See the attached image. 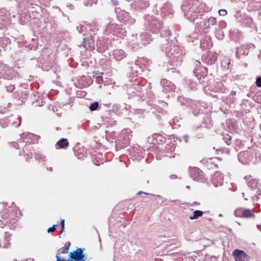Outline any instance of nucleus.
Returning a JSON list of instances; mask_svg holds the SVG:
<instances>
[{"label":"nucleus","mask_w":261,"mask_h":261,"mask_svg":"<svg viewBox=\"0 0 261 261\" xmlns=\"http://www.w3.org/2000/svg\"><path fill=\"white\" fill-rule=\"evenodd\" d=\"M216 19L215 18L213 17L209 18L206 22L207 27H210L211 26L214 25L216 24Z\"/></svg>","instance_id":"obj_13"},{"label":"nucleus","mask_w":261,"mask_h":261,"mask_svg":"<svg viewBox=\"0 0 261 261\" xmlns=\"http://www.w3.org/2000/svg\"><path fill=\"white\" fill-rule=\"evenodd\" d=\"M56 225L55 224L52 227L49 228L47 229V232L50 233V232L54 231L56 230Z\"/></svg>","instance_id":"obj_23"},{"label":"nucleus","mask_w":261,"mask_h":261,"mask_svg":"<svg viewBox=\"0 0 261 261\" xmlns=\"http://www.w3.org/2000/svg\"><path fill=\"white\" fill-rule=\"evenodd\" d=\"M223 139L225 141L227 145H230L231 143V138L229 136H227L224 137Z\"/></svg>","instance_id":"obj_18"},{"label":"nucleus","mask_w":261,"mask_h":261,"mask_svg":"<svg viewBox=\"0 0 261 261\" xmlns=\"http://www.w3.org/2000/svg\"><path fill=\"white\" fill-rule=\"evenodd\" d=\"M128 139H129V136H128V137L127 138V140H128Z\"/></svg>","instance_id":"obj_34"},{"label":"nucleus","mask_w":261,"mask_h":261,"mask_svg":"<svg viewBox=\"0 0 261 261\" xmlns=\"http://www.w3.org/2000/svg\"><path fill=\"white\" fill-rule=\"evenodd\" d=\"M223 184L221 177H220V181L218 184H216V181H214V185L216 187H217L219 185L221 186Z\"/></svg>","instance_id":"obj_27"},{"label":"nucleus","mask_w":261,"mask_h":261,"mask_svg":"<svg viewBox=\"0 0 261 261\" xmlns=\"http://www.w3.org/2000/svg\"><path fill=\"white\" fill-rule=\"evenodd\" d=\"M147 61H148V60L147 59H144L143 60V62H147Z\"/></svg>","instance_id":"obj_31"},{"label":"nucleus","mask_w":261,"mask_h":261,"mask_svg":"<svg viewBox=\"0 0 261 261\" xmlns=\"http://www.w3.org/2000/svg\"><path fill=\"white\" fill-rule=\"evenodd\" d=\"M191 174L194 180H198L200 179L201 173L198 169L194 168L192 169Z\"/></svg>","instance_id":"obj_8"},{"label":"nucleus","mask_w":261,"mask_h":261,"mask_svg":"<svg viewBox=\"0 0 261 261\" xmlns=\"http://www.w3.org/2000/svg\"><path fill=\"white\" fill-rule=\"evenodd\" d=\"M113 55L115 59L118 61L122 60L125 57L124 52L121 49L115 50Z\"/></svg>","instance_id":"obj_6"},{"label":"nucleus","mask_w":261,"mask_h":261,"mask_svg":"<svg viewBox=\"0 0 261 261\" xmlns=\"http://www.w3.org/2000/svg\"><path fill=\"white\" fill-rule=\"evenodd\" d=\"M256 84L258 87H261V77H259L257 79Z\"/></svg>","instance_id":"obj_26"},{"label":"nucleus","mask_w":261,"mask_h":261,"mask_svg":"<svg viewBox=\"0 0 261 261\" xmlns=\"http://www.w3.org/2000/svg\"><path fill=\"white\" fill-rule=\"evenodd\" d=\"M44 157H42L41 154H37L35 155V159L37 160H39L40 161H41V159H42V161H44Z\"/></svg>","instance_id":"obj_28"},{"label":"nucleus","mask_w":261,"mask_h":261,"mask_svg":"<svg viewBox=\"0 0 261 261\" xmlns=\"http://www.w3.org/2000/svg\"><path fill=\"white\" fill-rule=\"evenodd\" d=\"M78 261H85L84 259H83L82 260H78Z\"/></svg>","instance_id":"obj_35"},{"label":"nucleus","mask_w":261,"mask_h":261,"mask_svg":"<svg viewBox=\"0 0 261 261\" xmlns=\"http://www.w3.org/2000/svg\"><path fill=\"white\" fill-rule=\"evenodd\" d=\"M233 255L235 257L236 261H247L248 260V256L243 251L236 249L233 252Z\"/></svg>","instance_id":"obj_2"},{"label":"nucleus","mask_w":261,"mask_h":261,"mask_svg":"<svg viewBox=\"0 0 261 261\" xmlns=\"http://www.w3.org/2000/svg\"><path fill=\"white\" fill-rule=\"evenodd\" d=\"M219 14L221 16H225L227 14V11L225 9H221L219 11Z\"/></svg>","instance_id":"obj_22"},{"label":"nucleus","mask_w":261,"mask_h":261,"mask_svg":"<svg viewBox=\"0 0 261 261\" xmlns=\"http://www.w3.org/2000/svg\"><path fill=\"white\" fill-rule=\"evenodd\" d=\"M9 241H10V239H9V237H6L4 239V242L0 243V247L4 248H8L9 246Z\"/></svg>","instance_id":"obj_12"},{"label":"nucleus","mask_w":261,"mask_h":261,"mask_svg":"<svg viewBox=\"0 0 261 261\" xmlns=\"http://www.w3.org/2000/svg\"><path fill=\"white\" fill-rule=\"evenodd\" d=\"M161 84L163 86V91L165 92L172 91L175 89L174 85L172 82L167 80H163L161 81Z\"/></svg>","instance_id":"obj_4"},{"label":"nucleus","mask_w":261,"mask_h":261,"mask_svg":"<svg viewBox=\"0 0 261 261\" xmlns=\"http://www.w3.org/2000/svg\"><path fill=\"white\" fill-rule=\"evenodd\" d=\"M70 244L66 246L63 250L62 251V253L66 254L68 252Z\"/></svg>","instance_id":"obj_25"},{"label":"nucleus","mask_w":261,"mask_h":261,"mask_svg":"<svg viewBox=\"0 0 261 261\" xmlns=\"http://www.w3.org/2000/svg\"><path fill=\"white\" fill-rule=\"evenodd\" d=\"M231 94H232V95H234V94H236V92H235V91H232V92H231Z\"/></svg>","instance_id":"obj_32"},{"label":"nucleus","mask_w":261,"mask_h":261,"mask_svg":"<svg viewBox=\"0 0 261 261\" xmlns=\"http://www.w3.org/2000/svg\"><path fill=\"white\" fill-rule=\"evenodd\" d=\"M238 158L239 161L244 164H248L252 160V156L250 154L249 152L244 151L240 152L238 154Z\"/></svg>","instance_id":"obj_3"},{"label":"nucleus","mask_w":261,"mask_h":261,"mask_svg":"<svg viewBox=\"0 0 261 261\" xmlns=\"http://www.w3.org/2000/svg\"><path fill=\"white\" fill-rule=\"evenodd\" d=\"M203 212L201 211L196 210L193 212V215L189 217L190 220L197 219L199 217H201Z\"/></svg>","instance_id":"obj_9"},{"label":"nucleus","mask_w":261,"mask_h":261,"mask_svg":"<svg viewBox=\"0 0 261 261\" xmlns=\"http://www.w3.org/2000/svg\"><path fill=\"white\" fill-rule=\"evenodd\" d=\"M204 40H202L201 42V45H202L201 47L206 49V48H208L211 45L210 44H206V45H204Z\"/></svg>","instance_id":"obj_24"},{"label":"nucleus","mask_w":261,"mask_h":261,"mask_svg":"<svg viewBox=\"0 0 261 261\" xmlns=\"http://www.w3.org/2000/svg\"><path fill=\"white\" fill-rule=\"evenodd\" d=\"M140 193H142V192H139V193H138V194H140Z\"/></svg>","instance_id":"obj_38"},{"label":"nucleus","mask_w":261,"mask_h":261,"mask_svg":"<svg viewBox=\"0 0 261 261\" xmlns=\"http://www.w3.org/2000/svg\"><path fill=\"white\" fill-rule=\"evenodd\" d=\"M69 145L68 141L67 139L62 138L56 144V146H59L60 148H66Z\"/></svg>","instance_id":"obj_7"},{"label":"nucleus","mask_w":261,"mask_h":261,"mask_svg":"<svg viewBox=\"0 0 261 261\" xmlns=\"http://www.w3.org/2000/svg\"><path fill=\"white\" fill-rule=\"evenodd\" d=\"M57 261H73V259H71L70 258L68 260H64V259H61V258L59 257V254H57L56 256Z\"/></svg>","instance_id":"obj_21"},{"label":"nucleus","mask_w":261,"mask_h":261,"mask_svg":"<svg viewBox=\"0 0 261 261\" xmlns=\"http://www.w3.org/2000/svg\"><path fill=\"white\" fill-rule=\"evenodd\" d=\"M243 208L236 209L234 212V215L238 217H243Z\"/></svg>","instance_id":"obj_14"},{"label":"nucleus","mask_w":261,"mask_h":261,"mask_svg":"<svg viewBox=\"0 0 261 261\" xmlns=\"http://www.w3.org/2000/svg\"><path fill=\"white\" fill-rule=\"evenodd\" d=\"M85 257L83 250L81 248H77L75 251L71 252L69 254V258L73 259L75 261L82 260Z\"/></svg>","instance_id":"obj_1"},{"label":"nucleus","mask_w":261,"mask_h":261,"mask_svg":"<svg viewBox=\"0 0 261 261\" xmlns=\"http://www.w3.org/2000/svg\"><path fill=\"white\" fill-rule=\"evenodd\" d=\"M171 178L172 179H175V178H176V176L175 175H171Z\"/></svg>","instance_id":"obj_30"},{"label":"nucleus","mask_w":261,"mask_h":261,"mask_svg":"<svg viewBox=\"0 0 261 261\" xmlns=\"http://www.w3.org/2000/svg\"><path fill=\"white\" fill-rule=\"evenodd\" d=\"M7 90L8 92H13L15 89V87L14 85H10L9 86H7L6 87Z\"/></svg>","instance_id":"obj_17"},{"label":"nucleus","mask_w":261,"mask_h":261,"mask_svg":"<svg viewBox=\"0 0 261 261\" xmlns=\"http://www.w3.org/2000/svg\"><path fill=\"white\" fill-rule=\"evenodd\" d=\"M254 215L253 213V212L251 211L250 209H245L243 210V217L249 218L254 217Z\"/></svg>","instance_id":"obj_10"},{"label":"nucleus","mask_w":261,"mask_h":261,"mask_svg":"<svg viewBox=\"0 0 261 261\" xmlns=\"http://www.w3.org/2000/svg\"><path fill=\"white\" fill-rule=\"evenodd\" d=\"M98 106V103L97 102H95L92 103L90 107V109L91 111L96 110Z\"/></svg>","instance_id":"obj_16"},{"label":"nucleus","mask_w":261,"mask_h":261,"mask_svg":"<svg viewBox=\"0 0 261 261\" xmlns=\"http://www.w3.org/2000/svg\"><path fill=\"white\" fill-rule=\"evenodd\" d=\"M90 37L84 39V47L87 49H93L94 48V41L92 34L89 33Z\"/></svg>","instance_id":"obj_5"},{"label":"nucleus","mask_w":261,"mask_h":261,"mask_svg":"<svg viewBox=\"0 0 261 261\" xmlns=\"http://www.w3.org/2000/svg\"><path fill=\"white\" fill-rule=\"evenodd\" d=\"M115 28V26L113 24H110L109 25L108 27H107V31H109L110 32H116V31H115L114 30H113V29H114Z\"/></svg>","instance_id":"obj_19"},{"label":"nucleus","mask_w":261,"mask_h":261,"mask_svg":"<svg viewBox=\"0 0 261 261\" xmlns=\"http://www.w3.org/2000/svg\"><path fill=\"white\" fill-rule=\"evenodd\" d=\"M103 74L102 72H93V76L94 77L96 78H99L101 77V75Z\"/></svg>","instance_id":"obj_20"},{"label":"nucleus","mask_w":261,"mask_h":261,"mask_svg":"<svg viewBox=\"0 0 261 261\" xmlns=\"http://www.w3.org/2000/svg\"><path fill=\"white\" fill-rule=\"evenodd\" d=\"M12 78H13V77H7V79H9H9H12Z\"/></svg>","instance_id":"obj_33"},{"label":"nucleus","mask_w":261,"mask_h":261,"mask_svg":"<svg viewBox=\"0 0 261 261\" xmlns=\"http://www.w3.org/2000/svg\"><path fill=\"white\" fill-rule=\"evenodd\" d=\"M219 216L220 217H222V215L221 214H219Z\"/></svg>","instance_id":"obj_36"},{"label":"nucleus","mask_w":261,"mask_h":261,"mask_svg":"<svg viewBox=\"0 0 261 261\" xmlns=\"http://www.w3.org/2000/svg\"><path fill=\"white\" fill-rule=\"evenodd\" d=\"M1 217L4 219V221H3L2 220H0V227H2L3 228L4 225L8 222V221L6 219V216L5 215L4 216H2Z\"/></svg>","instance_id":"obj_15"},{"label":"nucleus","mask_w":261,"mask_h":261,"mask_svg":"<svg viewBox=\"0 0 261 261\" xmlns=\"http://www.w3.org/2000/svg\"><path fill=\"white\" fill-rule=\"evenodd\" d=\"M29 261H33V260H32L31 259H30H30H29Z\"/></svg>","instance_id":"obj_37"},{"label":"nucleus","mask_w":261,"mask_h":261,"mask_svg":"<svg viewBox=\"0 0 261 261\" xmlns=\"http://www.w3.org/2000/svg\"><path fill=\"white\" fill-rule=\"evenodd\" d=\"M61 224L62 226V231H63L64 229V220L62 219L61 221Z\"/></svg>","instance_id":"obj_29"},{"label":"nucleus","mask_w":261,"mask_h":261,"mask_svg":"<svg viewBox=\"0 0 261 261\" xmlns=\"http://www.w3.org/2000/svg\"><path fill=\"white\" fill-rule=\"evenodd\" d=\"M90 28V25H87L86 27L82 26L80 28L78 27L77 29H79V31L82 33H83L84 35H85L86 33H88V31H91Z\"/></svg>","instance_id":"obj_11"}]
</instances>
